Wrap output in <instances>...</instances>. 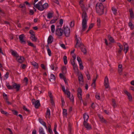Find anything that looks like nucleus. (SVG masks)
Instances as JSON below:
<instances>
[{
	"label": "nucleus",
	"mask_w": 134,
	"mask_h": 134,
	"mask_svg": "<svg viewBox=\"0 0 134 134\" xmlns=\"http://www.w3.org/2000/svg\"><path fill=\"white\" fill-rule=\"evenodd\" d=\"M96 10L99 15L103 14L104 11V7L103 4L100 3H97L96 6Z\"/></svg>",
	"instance_id": "nucleus-1"
},
{
	"label": "nucleus",
	"mask_w": 134,
	"mask_h": 134,
	"mask_svg": "<svg viewBox=\"0 0 134 134\" xmlns=\"http://www.w3.org/2000/svg\"><path fill=\"white\" fill-rule=\"evenodd\" d=\"M75 38L76 43L75 46V47L78 48V47H81V46L83 45L81 42V38L79 37L78 38L76 35H75Z\"/></svg>",
	"instance_id": "nucleus-2"
},
{
	"label": "nucleus",
	"mask_w": 134,
	"mask_h": 134,
	"mask_svg": "<svg viewBox=\"0 0 134 134\" xmlns=\"http://www.w3.org/2000/svg\"><path fill=\"white\" fill-rule=\"evenodd\" d=\"M63 28L64 29L63 33H64L66 36L69 37L70 35V29L67 26H64Z\"/></svg>",
	"instance_id": "nucleus-3"
},
{
	"label": "nucleus",
	"mask_w": 134,
	"mask_h": 134,
	"mask_svg": "<svg viewBox=\"0 0 134 134\" xmlns=\"http://www.w3.org/2000/svg\"><path fill=\"white\" fill-rule=\"evenodd\" d=\"M87 20L86 17H84L82 19V32L85 30L86 28L87 27Z\"/></svg>",
	"instance_id": "nucleus-4"
},
{
	"label": "nucleus",
	"mask_w": 134,
	"mask_h": 134,
	"mask_svg": "<svg viewBox=\"0 0 134 134\" xmlns=\"http://www.w3.org/2000/svg\"><path fill=\"white\" fill-rule=\"evenodd\" d=\"M63 33V30L61 28H57L55 30V34L58 36H61Z\"/></svg>",
	"instance_id": "nucleus-5"
},
{
	"label": "nucleus",
	"mask_w": 134,
	"mask_h": 134,
	"mask_svg": "<svg viewBox=\"0 0 134 134\" xmlns=\"http://www.w3.org/2000/svg\"><path fill=\"white\" fill-rule=\"evenodd\" d=\"M83 125L87 130H90L92 129L91 125L87 122L83 121Z\"/></svg>",
	"instance_id": "nucleus-6"
},
{
	"label": "nucleus",
	"mask_w": 134,
	"mask_h": 134,
	"mask_svg": "<svg viewBox=\"0 0 134 134\" xmlns=\"http://www.w3.org/2000/svg\"><path fill=\"white\" fill-rule=\"evenodd\" d=\"M25 35L24 34H22L19 36V39L21 43L25 44L26 43V41L24 39Z\"/></svg>",
	"instance_id": "nucleus-7"
},
{
	"label": "nucleus",
	"mask_w": 134,
	"mask_h": 134,
	"mask_svg": "<svg viewBox=\"0 0 134 134\" xmlns=\"http://www.w3.org/2000/svg\"><path fill=\"white\" fill-rule=\"evenodd\" d=\"M25 59V58L23 57L19 56V55L16 58L17 62L20 63L24 62Z\"/></svg>",
	"instance_id": "nucleus-8"
},
{
	"label": "nucleus",
	"mask_w": 134,
	"mask_h": 134,
	"mask_svg": "<svg viewBox=\"0 0 134 134\" xmlns=\"http://www.w3.org/2000/svg\"><path fill=\"white\" fill-rule=\"evenodd\" d=\"M70 61L71 64L73 66L74 70L76 71H78V69L77 66V65L75 64V60H71Z\"/></svg>",
	"instance_id": "nucleus-9"
},
{
	"label": "nucleus",
	"mask_w": 134,
	"mask_h": 134,
	"mask_svg": "<svg viewBox=\"0 0 134 134\" xmlns=\"http://www.w3.org/2000/svg\"><path fill=\"white\" fill-rule=\"evenodd\" d=\"M48 95L50 98L51 103L53 105H54L53 99V95L51 91H49L48 92Z\"/></svg>",
	"instance_id": "nucleus-10"
},
{
	"label": "nucleus",
	"mask_w": 134,
	"mask_h": 134,
	"mask_svg": "<svg viewBox=\"0 0 134 134\" xmlns=\"http://www.w3.org/2000/svg\"><path fill=\"white\" fill-rule=\"evenodd\" d=\"M79 81L80 84H82L83 83V77L82 75L81 74L79 75L78 77Z\"/></svg>",
	"instance_id": "nucleus-11"
},
{
	"label": "nucleus",
	"mask_w": 134,
	"mask_h": 134,
	"mask_svg": "<svg viewBox=\"0 0 134 134\" xmlns=\"http://www.w3.org/2000/svg\"><path fill=\"white\" fill-rule=\"evenodd\" d=\"M42 1H41L38 2V3L37 4L35 5L34 6L38 10H40L41 8V7L42 5Z\"/></svg>",
	"instance_id": "nucleus-12"
},
{
	"label": "nucleus",
	"mask_w": 134,
	"mask_h": 134,
	"mask_svg": "<svg viewBox=\"0 0 134 134\" xmlns=\"http://www.w3.org/2000/svg\"><path fill=\"white\" fill-rule=\"evenodd\" d=\"M13 88H15L16 90L17 91H18L19 90L20 86L19 84H18L16 83H14L13 84Z\"/></svg>",
	"instance_id": "nucleus-13"
},
{
	"label": "nucleus",
	"mask_w": 134,
	"mask_h": 134,
	"mask_svg": "<svg viewBox=\"0 0 134 134\" xmlns=\"http://www.w3.org/2000/svg\"><path fill=\"white\" fill-rule=\"evenodd\" d=\"M124 92L127 96L129 100L130 101L132 100V97L131 94L126 90L124 91Z\"/></svg>",
	"instance_id": "nucleus-14"
},
{
	"label": "nucleus",
	"mask_w": 134,
	"mask_h": 134,
	"mask_svg": "<svg viewBox=\"0 0 134 134\" xmlns=\"http://www.w3.org/2000/svg\"><path fill=\"white\" fill-rule=\"evenodd\" d=\"M46 118H48L49 119L51 117L50 111L48 108L47 109L46 113L45 116Z\"/></svg>",
	"instance_id": "nucleus-15"
},
{
	"label": "nucleus",
	"mask_w": 134,
	"mask_h": 134,
	"mask_svg": "<svg viewBox=\"0 0 134 134\" xmlns=\"http://www.w3.org/2000/svg\"><path fill=\"white\" fill-rule=\"evenodd\" d=\"M80 47L81 51L84 54H86L87 53V51L85 46L83 45Z\"/></svg>",
	"instance_id": "nucleus-16"
},
{
	"label": "nucleus",
	"mask_w": 134,
	"mask_h": 134,
	"mask_svg": "<svg viewBox=\"0 0 134 134\" xmlns=\"http://www.w3.org/2000/svg\"><path fill=\"white\" fill-rule=\"evenodd\" d=\"M10 52L13 56L16 58L19 56V55L15 51L12 49H11L10 50Z\"/></svg>",
	"instance_id": "nucleus-17"
},
{
	"label": "nucleus",
	"mask_w": 134,
	"mask_h": 134,
	"mask_svg": "<svg viewBox=\"0 0 134 134\" xmlns=\"http://www.w3.org/2000/svg\"><path fill=\"white\" fill-rule=\"evenodd\" d=\"M62 90L65 94H66L67 96H69L70 94V92L67 90H65V87L64 86H62Z\"/></svg>",
	"instance_id": "nucleus-18"
},
{
	"label": "nucleus",
	"mask_w": 134,
	"mask_h": 134,
	"mask_svg": "<svg viewBox=\"0 0 134 134\" xmlns=\"http://www.w3.org/2000/svg\"><path fill=\"white\" fill-rule=\"evenodd\" d=\"M38 120L47 129V127L46 122L43 121V120L41 119H39Z\"/></svg>",
	"instance_id": "nucleus-19"
},
{
	"label": "nucleus",
	"mask_w": 134,
	"mask_h": 134,
	"mask_svg": "<svg viewBox=\"0 0 134 134\" xmlns=\"http://www.w3.org/2000/svg\"><path fill=\"white\" fill-rule=\"evenodd\" d=\"M48 7V5L47 3H45L44 4L42 5L41 7V8L40 9V11H42L44 10V9L47 8Z\"/></svg>",
	"instance_id": "nucleus-20"
},
{
	"label": "nucleus",
	"mask_w": 134,
	"mask_h": 134,
	"mask_svg": "<svg viewBox=\"0 0 134 134\" xmlns=\"http://www.w3.org/2000/svg\"><path fill=\"white\" fill-rule=\"evenodd\" d=\"M83 117L84 121L85 122H87L89 118L88 115L86 113H85L83 114Z\"/></svg>",
	"instance_id": "nucleus-21"
},
{
	"label": "nucleus",
	"mask_w": 134,
	"mask_h": 134,
	"mask_svg": "<svg viewBox=\"0 0 134 134\" xmlns=\"http://www.w3.org/2000/svg\"><path fill=\"white\" fill-rule=\"evenodd\" d=\"M31 64L34 66L35 69H38V65L37 63L34 61H33L31 62Z\"/></svg>",
	"instance_id": "nucleus-22"
},
{
	"label": "nucleus",
	"mask_w": 134,
	"mask_h": 134,
	"mask_svg": "<svg viewBox=\"0 0 134 134\" xmlns=\"http://www.w3.org/2000/svg\"><path fill=\"white\" fill-rule=\"evenodd\" d=\"M35 107L36 108H38L40 106V101L39 100H37L35 102Z\"/></svg>",
	"instance_id": "nucleus-23"
},
{
	"label": "nucleus",
	"mask_w": 134,
	"mask_h": 134,
	"mask_svg": "<svg viewBox=\"0 0 134 134\" xmlns=\"http://www.w3.org/2000/svg\"><path fill=\"white\" fill-rule=\"evenodd\" d=\"M52 36L51 35H50L48 39L47 42L48 44L51 43L53 41V40H52Z\"/></svg>",
	"instance_id": "nucleus-24"
},
{
	"label": "nucleus",
	"mask_w": 134,
	"mask_h": 134,
	"mask_svg": "<svg viewBox=\"0 0 134 134\" xmlns=\"http://www.w3.org/2000/svg\"><path fill=\"white\" fill-rule=\"evenodd\" d=\"M30 38L32 41L36 42L37 40V38L35 37V35L31 36Z\"/></svg>",
	"instance_id": "nucleus-25"
},
{
	"label": "nucleus",
	"mask_w": 134,
	"mask_h": 134,
	"mask_svg": "<svg viewBox=\"0 0 134 134\" xmlns=\"http://www.w3.org/2000/svg\"><path fill=\"white\" fill-rule=\"evenodd\" d=\"M111 10L113 11V14L116 15L117 14V10L114 7H113L111 8Z\"/></svg>",
	"instance_id": "nucleus-26"
},
{
	"label": "nucleus",
	"mask_w": 134,
	"mask_h": 134,
	"mask_svg": "<svg viewBox=\"0 0 134 134\" xmlns=\"http://www.w3.org/2000/svg\"><path fill=\"white\" fill-rule=\"evenodd\" d=\"M98 77V75H97L96 78L95 79H93V82L92 84V86H93V87L94 88L95 87V82L96 81V79H97Z\"/></svg>",
	"instance_id": "nucleus-27"
},
{
	"label": "nucleus",
	"mask_w": 134,
	"mask_h": 134,
	"mask_svg": "<svg viewBox=\"0 0 134 134\" xmlns=\"http://www.w3.org/2000/svg\"><path fill=\"white\" fill-rule=\"evenodd\" d=\"M129 49V46L128 45L126 44L124 45V51L125 52V53H126L127 52Z\"/></svg>",
	"instance_id": "nucleus-28"
},
{
	"label": "nucleus",
	"mask_w": 134,
	"mask_h": 134,
	"mask_svg": "<svg viewBox=\"0 0 134 134\" xmlns=\"http://www.w3.org/2000/svg\"><path fill=\"white\" fill-rule=\"evenodd\" d=\"M39 132L40 134H44V131L43 128L42 127H40L39 128Z\"/></svg>",
	"instance_id": "nucleus-29"
},
{
	"label": "nucleus",
	"mask_w": 134,
	"mask_h": 134,
	"mask_svg": "<svg viewBox=\"0 0 134 134\" xmlns=\"http://www.w3.org/2000/svg\"><path fill=\"white\" fill-rule=\"evenodd\" d=\"M55 79V77L54 75L53 74H51V75L49 80L50 81H52Z\"/></svg>",
	"instance_id": "nucleus-30"
},
{
	"label": "nucleus",
	"mask_w": 134,
	"mask_h": 134,
	"mask_svg": "<svg viewBox=\"0 0 134 134\" xmlns=\"http://www.w3.org/2000/svg\"><path fill=\"white\" fill-rule=\"evenodd\" d=\"M46 47H48L47 48V51L48 55L49 56H51V51L50 50V49L49 48L48 46V45H47L46 46Z\"/></svg>",
	"instance_id": "nucleus-31"
},
{
	"label": "nucleus",
	"mask_w": 134,
	"mask_h": 134,
	"mask_svg": "<svg viewBox=\"0 0 134 134\" xmlns=\"http://www.w3.org/2000/svg\"><path fill=\"white\" fill-rule=\"evenodd\" d=\"M68 129L69 132V134H71V125L70 122L68 123Z\"/></svg>",
	"instance_id": "nucleus-32"
},
{
	"label": "nucleus",
	"mask_w": 134,
	"mask_h": 134,
	"mask_svg": "<svg viewBox=\"0 0 134 134\" xmlns=\"http://www.w3.org/2000/svg\"><path fill=\"white\" fill-rule=\"evenodd\" d=\"M68 97L69 98L70 100L72 103L74 102V98L73 95V94H72L71 95V97H70V94L69 96H68Z\"/></svg>",
	"instance_id": "nucleus-33"
},
{
	"label": "nucleus",
	"mask_w": 134,
	"mask_h": 134,
	"mask_svg": "<svg viewBox=\"0 0 134 134\" xmlns=\"http://www.w3.org/2000/svg\"><path fill=\"white\" fill-rule=\"evenodd\" d=\"M54 12L53 11L49 12L47 14V17H52Z\"/></svg>",
	"instance_id": "nucleus-34"
},
{
	"label": "nucleus",
	"mask_w": 134,
	"mask_h": 134,
	"mask_svg": "<svg viewBox=\"0 0 134 134\" xmlns=\"http://www.w3.org/2000/svg\"><path fill=\"white\" fill-rule=\"evenodd\" d=\"M67 57L66 55L64 56L63 57V60L64 64L65 65H66L67 63Z\"/></svg>",
	"instance_id": "nucleus-35"
},
{
	"label": "nucleus",
	"mask_w": 134,
	"mask_h": 134,
	"mask_svg": "<svg viewBox=\"0 0 134 134\" xmlns=\"http://www.w3.org/2000/svg\"><path fill=\"white\" fill-rule=\"evenodd\" d=\"M27 42L28 43V45L29 46L32 47L34 48H36V46H35L31 42L29 41Z\"/></svg>",
	"instance_id": "nucleus-36"
},
{
	"label": "nucleus",
	"mask_w": 134,
	"mask_h": 134,
	"mask_svg": "<svg viewBox=\"0 0 134 134\" xmlns=\"http://www.w3.org/2000/svg\"><path fill=\"white\" fill-rule=\"evenodd\" d=\"M109 82V80L108 77L107 76H106L105 78L104 82V84H105L106 83H108Z\"/></svg>",
	"instance_id": "nucleus-37"
},
{
	"label": "nucleus",
	"mask_w": 134,
	"mask_h": 134,
	"mask_svg": "<svg viewBox=\"0 0 134 134\" xmlns=\"http://www.w3.org/2000/svg\"><path fill=\"white\" fill-rule=\"evenodd\" d=\"M100 19L99 18H98L97 20V25L98 27L100 26Z\"/></svg>",
	"instance_id": "nucleus-38"
},
{
	"label": "nucleus",
	"mask_w": 134,
	"mask_h": 134,
	"mask_svg": "<svg viewBox=\"0 0 134 134\" xmlns=\"http://www.w3.org/2000/svg\"><path fill=\"white\" fill-rule=\"evenodd\" d=\"M51 31L52 33H53L54 32L55 29V26L54 25H52L51 27Z\"/></svg>",
	"instance_id": "nucleus-39"
},
{
	"label": "nucleus",
	"mask_w": 134,
	"mask_h": 134,
	"mask_svg": "<svg viewBox=\"0 0 134 134\" xmlns=\"http://www.w3.org/2000/svg\"><path fill=\"white\" fill-rule=\"evenodd\" d=\"M117 45L119 46V49H123V46L121 45L120 43H117Z\"/></svg>",
	"instance_id": "nucleus-40"
},
{
	"label": "nucleus",
	"mask_w": 134,
	"mask_h": 134,
	"mask_svg": "<svg viewBox=\"0 0 134 134\" xmlns=\"http://www.w3.org/2000/svg\"><path fill=\"white\" fill-rule=\"evenodd\" d=\"M0 111L1 113L3 114L6 115L8 113L7 112L4 111L2 109H0Z\"/></svg>",
	"instance_id": "nucleus-41"
},
{
	"label": "nucleus",
	"mask_w": 134,
	"mask_h": 134,
	"mask_svg": "<svg viewBox=\"0 0 134 134\" xmlns=\"http://www.w3.org/2000/svg\"><path fill=\"white\" fill-rule=\"evenodd\" d=\"M100 121L102 123H104L105 124H107L108 122L105 119H104L103 118H102V119L101 120H100Z\"/></svg>",
	"instance_id": "nucleus-42"
},
{
	"label": "nucleus",
	"mask_w": 134,
	"mask_h": 134,
	"mask_svg": "<svg viewBox=\"0 0 134 134\" xmlns=\"http://www.w3.org/2000/svg\"><path fill=\"white\" fill-rule=\"evenodd\" d=\"M77 91V94H82V90L79 87L78 88Z\"/></svg>",
	"instance_id": "nucleus-43"
},
{
	"label": "nucleus",
	"mask_w": 134,
	"mask_h": 134,
	"mask_svg": "<svg viewBox=\"0 0 134 134\" xmlns=\"http://www.w3.org/2000/svg\"><path fill=\"white\" fill-rule=\"evenodd\" d=\"M80 7H81L82 10L83 11H85V8L84 5L83 4H80Z\"/></svg>",
	"instance_id": "nucleus-44"
},
{
	"label": "nucleus",
	"mask_w": 134,
	"mask_h": 134,
	"mask_svg": "<svg viewBox=\"0 0 134 134\" xmlns=\"http://www.w3.org/2000/svg\"><path fill=\"white\" fill-rule=\"evenodd\" d=\"M77 60L79 64L80 63H82L81 58L77 56Z\"/></svg>",
	"instance_id": "nucleus-45"
},
{
	"label": "nucleus",
	"mask_w": 134,
	"mask_h": 134,
	"mask_svg": "<svg viewBox=\"0 0 134 134\" xmlns=\"http://www.w3.org/2000/svg\"><path fill=\"white\" fill-rule=\"evenodd\" d=\"M6 86L9 89H13V85L12 86H10L8 84Z\"/></svg>",
	"instance_id": "nucleus-46"
},
{
	"label": "nucleus",
	"mask_w": 134,
	"mask_h": 134,
	"mask_svg": "<svg viewBox=\"0 0 134 134\" xmlns=\"http://www.w3.org/2000/svg\"><path fill=\"white\" fill-rule=\"evenodd\" d=\"M57 20V19H52L50 22V23L52 24L55 23Z\"/></svg>",
	"instance_id": "nucleus-47"
},
{
	"label": "nucleus",
	"mask_w": 134,
	"mask_h": 134,
	"mask_svg": "<svg viewBox=\"0 0 134 134\" xmlns=\"http://www.w3.org/2000/svg\"><path fill=\"white\" fill-rule=\"evenodd\" d=\"M129 26L130 27L131 29L133 28L134 26H133V24L131 20L129 23Z\"/></svg>",
	"instance_id": "nucleus-48"
},
{
	"label": "nucleus",
	"mask_w": 134,
	"mask_h": 134,
	"mask_svg": "<svg viewBox=\"0 0 134 134\" xmlns=\"http://www.w3.org/2000/svg\"><path fill=\"white\" fill-rule=\"evenodd\" d=\"M96 98L98 100L100 99V94L99 93H97L95 95Z\"/></svg>",
	"instance_id": "nucleus-49"
},
{
	"label": "nucleus",
	"mask_w": 134,
	"mask_h": 134,
	"mask_svg": "<svg viewBox=\"0 0 134 134\" xmlns=\"http://www.w3.org/2000/svg\"><path fill=\"white\" fill-rule=\"evenodd\" d=\"M61 100L62 102V106H63L64 105L65 102L64 99L62 97H61Z\"/></svg>",
	"instance_id": "nucleus-50"
},
{
	"label": "nucleus",
	"mask_w": 134,
	"mask_h": 134,
	"mask_svg": "<svg viewBox=\"0 0 134 134\" xmlns=\"http://www.w3.org/2000/svg\"><path fill=\"white\" fill-rule=\"evenodd\" d=\"M77 96L78 97L79 99H80V100H82V94H77Z\"/></svg>",
	"instance_id": "nucleus-51"
},
{
	"label": "nucleus",
	"mask_w": 134,
	"mask_h": 134,
	"mask_svg": "<svg viewBox=\"0 0 134 134\" xmlns=\"http://www.w3.org/2000/svg\"><path fill=\"white\" fill-rule=\"evenodd\" d=\"M29 33L31 34V36L35 35V32L32 30H30L29 31Z\"/></svg>",
	"instance_id": "nucleus-52"
},
{
	"label": "nucleus",
	"mask_w": 134,
	"mask_h": 134,
	"mask_svg": "<svg viewBox=\"0 0 134 134\" xmlns=\"http://www.w3.org/2000/svg\"><path fill=\"white\" fill-rule=\"evenodd\" d=\"M129 12L130 13V17H133V14L132 10L131 9H130Z\"/></svg>",
	"instance_id": "nucleus-53"
},
{
	"label": "nucleus",
	"mask_w": 134,
	"mask_h": 134,
	"mask_svg": "<svg viewBox=\"0 0 134 134\" xmlns=\"http://www.w3.org/2000/svg\"><path fill=\"white\" fill-rule=\"evenodd\" d=\"M104 86H105V88H109V83H106L105 84H104Z\"/></svg>",
	"instance_id": "nucleus-54"
},
{
	"label": "nucleus",
	"mask_w": 134,
	"mask_h": 134,
	"mask_svg": "<svg viewBox=\"0 0 134 134\" xmlns=\"http://www.w3.org/2000/svg\"><path fill=\"white\" fill-rule=\"evenodd\" d=\"M9 73L8 72H7L4 75V77L6 79H7L9 77Z\"/></svg>",
	"instance_id": "nucleus-55"
},
{
	"label": "nucleus",
	"mask_w": 134,
	"mask_h": 134,
	"mask_svg": "<svg viewBox=\"0 0 134 134\" xmlns=\"http://www.w3.org/2000/svg\"><path fill=\"white\" fill-rule=\"evenodd\" d=\"M109 41L111 42H114V40L113 37L111 36L109 37Z\"/></svg>",
	"instance_id": "nucleus-56"
},
{
	"label": "nucleus",
	"mask_w": 134,
	"mask_h": 134,
	"mask_svg": "<svg viewBox=\"0 0 134 134\" xmlns=\"http://www.w3.org/2000/svg\"><path fill=\"white\" fill-rule=\"evenodd\" d=\"M79 64L80 69L82 70L83 68V66L82 65V63H79Z\"/></svg>",
	"instance_id": "nucleus-57"
},
{
	"label": "nucleus",
	"mask_w": 134,
	"mask_h": 134,
	"mask_svg": "<svg viewBox=\"0 0 134 134\" xmlns=\"http://www.w3.org/2000/svg\"><path fill=\"white\" fill-rule=\"evenodd\" d=\"M83 12L82 14V17H87V14L85 11H83Z\"/></svg>",
	"instance_id": "nucleus-58"
},
{
	"label": "nucleus",
	"mask_w": 134,
	"mask_h": 134,
	"mask_svg": "<svg viewBox=\"0 0 134 134\" xmlns=\"http://www.w3.org/2000/svg\"><path fill=\"white\" fill-rule=\"evenodd\" d=\"M74 25V21H71L70 24V26L71 27H73Z\"/></svg>",
	"instance_id": "nucleus-59"
},
{
	"label": "nucleus",
	"mask_w": 134,
	"mask_h": 134,
	"mask_svg": "<svg viewBox=\"0 0 134 134\" xmlns=\"http://www.w3.org/2000/svg\"><path fill=\"white\" fill-rule=\"evenodd\" d=\"M94 24L93 23L91 24L89 26V29H91L94 26Z\"/></svg>",
	"instance_id": "nucleus-60"
},
{
	"label": "nucleus",
	"mask_w": 134,
	"mask_h": 134,
	"mask_svg": "<svg viewBox=\"0 0 134 134\" xmlns=\"http://www.w3.org/2000/svg\"><path fill=\"white\" fill-rule=\"evenodd\" d=\"M23 109L24 110H25V111H27V112H29V110L27 108H26V107H25V106H23Z\"/></svg>",
	"instance_id": "nucleus-61"
},
{
	"label": "nucleus",
	"mask_w": 134,
	"mask_h": 134,
	"mask_svg": "<svg viewBox=\"0 0 134 134\" xmlns=\"http://www.w3.org/2000/svg\"><path fill=\"white\" fill-rule=\"evenodd\" d=\"M63 20L62 19H60V20L59 24L61 26H62L63 23Z\"/></svg>",
	"instance_id": "nucleus-62"
},
{
	"label": "nucleus",
	"mask_w": 134,
	"mask_h": 134,
	"mask_svg": "<svg viewBox=\"0 0 134 134\" xmlns=\"http://www.w3.org/2000/svg\"><path fill=\"white\" fill-rule=\"evenodd\" d=\"M19 7L20 8H22L25 7V5L24 4H21L20 5Z\"/></svg>",
	"instance_id": "nucleus-63"
},
{
	"label": "nucleus",
	"mask_w": 134,
	"mask_h": 134,
	"mask_svg": "<svg viewBox=\"0 0 134 134\" xmlns=\"http://www.w3.org/2000/svg\"><path fill=\"white\" fill-rule=\"evenodd\" d=\"M63 113L64 115H67V111L66 110V109H64L63 110Z\"/></svg>",
	"instance_id": "nucleus-64"
}]
</instances>
